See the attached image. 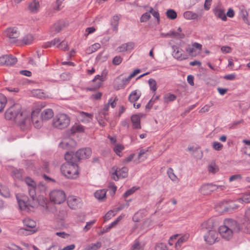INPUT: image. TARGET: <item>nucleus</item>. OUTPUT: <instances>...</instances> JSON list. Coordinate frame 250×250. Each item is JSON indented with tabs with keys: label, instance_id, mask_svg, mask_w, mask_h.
I'll list each match as a JSON object with an SVG mask.
<instances>
[{
	"label": "nucleus",
	"instance_id": "f257e3e1",
	"mask_svg": "<svg viewBox=\"0 0 250 250\" xmlns=\"http://www.w3.org/2000/svg\"><path fill=\"white\" fill-rule=\"evenodd\" d=\"M28 188L31 199L24 194H20L16 196L20 209L30 211H32V208H36L38 205L42 207L46 205V200L43 198V196L37 197L36 190L37 188L36 186L31 187Z\"/></svg>",
	"mask_w": 250,
	"mask_h": 250
},
{
	"label": "nucleus",
	"instance_id": "f03ea898",
	"mask_svg": "<svg viewBox=\"0 0 250 250\" xmlns=\"http://www.w3.org/2000/svg\"><path fill=\"white\" fill-rule=\"evenodd\" d=\"M240 230V228L236 221L232 219H226L224 221V225L219 228L218 232L224 239L229 240L234 231Z\"/></svg>",
	"mask_w": 250,
	"mask_h": 250
},
{
	"label": "nucleus",
	"instance_id": "7ed1b4c3",
	"mask_svg": "<svg viewBox=\"0 0 250 250\" xmlns=\"http://www.w3.org/2000/svg\"><path fill=\"white\" fill-rule=\"evenodd\" d=\"M201 229L204 231H207L204 235V239L207 244L212 245L217 241L218 233L214 228L211 220L203 222L201 225Z\"/></svg>",
	"mask_w": 250,
	"mask_h": 250
},
{
	"label": "nucleus",
	"instance_id": "20e7f679",
	"mask_svg": "<svg viewBox=\"0 0 250 250\" xmlns=\"http://www.w3.org/2000/svg\"><path fill=\"white\" fill-rule=\"evenodd\" d=\"M174 49L172 52L173 57L179 60L182 61L188 58V53L190 56H196L200 51H203V48H186V51H185L182 48H173Z\"/></svg>",
	"mask_w": 250,
	"mask_h": 250
},
{
	"label": "nucleus",
	"instance_id": "39448f33",
	"mask_svg": "<svg viewBox=\"0 0 250 250\" xmlns=\"http://www.w3.org/2000/svg\"><path fill=\"white\" fill-rule=\"evenodd\" d=\"M61 170L67 178L75 179L78 176V167L76 163H65L61 166Z\"/></svg>",
	"mask_w": 250,
	"mask_h": 250
},
{
	"label": "nucleus",
	"instance_id": "423d86ee",
	"mask_svg": "<svg viewBox=\"0 0 250 250\" xmlns=\"http://www.w3.org/2000/svg\"><path fill=\"white\" fill-rule=\"evenodd\" d=\"M70 118L65 114H57L53 120V125L59 129L66 128L70 124Z\"/></svg>",
	"mask_w": 250,
	"mask_h": 250
},
{
	"label": "nucleus",
	"instance_id": "0eeeda50",
	"mask_svg": "<svg viewBox=\"0 0 250 250\" xmlns=\"http://www.w3.org/2000/svg\"><path fill=\"white\" fill-rule=\"evenodd\" d=\"M3 35L12 44L17 45L20 39V32L17 27H10L4 31Z\"/></svg>",
	"mask_w": 250,
	"mask_h": 250
},
{
	"label": "nucleus",
	"instance_id": "6e6552de",
	"mask_svg": "<svg viewBox=\"0 0 250 250\" xmlns=\"http://www.w3.org/2000/svg\"><path fill=\"white\" fill-rule=\"evenodd\" d=\"M22 116L21 107L18 104L10 107L5 112V117L7 120H13L19 118Z\"/></svg>",
	"mask_w": 250,
	"mask_h": 250
},
{
	"label": "nucleus",
	"instance_id": "1a4fd4ad",
	"mask_svg": "<svg viewBox=\"0 0 250 250\" xmlns=\"http://www.w3.org/2000/svg\"><path fill=\"white\" fill-rule=\"evenodd\" d=\"M50 199L55 204H60L65 200V194L61 190H54L50 193Z\"/></svg>",
	"mask_w": 250,
	"mask_h": 250
},
{
	"label": "nucleus",
	"instance_id": "9d476101",
	"mask_svg": "<svg viewBox=\"0 0 250 250\" xmlns=\"http://www.w3.org/2000/svg\"><path fill=\"white\" fill-rule=\"evenodd\" d=\"M218 188L222 190L223 189V186H217L213 184H206L201 186L200 188V191L203 195H208L210 194L212 192L216 190Z\"/></svg>",
	"mask_w": 250,
	"mask_h": 250
},
{
	"label": "nucleus",
	"instance_id": "9b49d317",
	"mask_svg": "<svg viewBox=\"0 0 250 250\" xmlns=\"http://www.w3.org/2000/svg\"><path fill=\"white\" fill-rule=\"evenodd\" d=\"M128 168L124 167L121 168H117L115 171L112 173L111 178L115 181H117L119 178H124L128 175Z\"/></svg>",
	"mask_w": 250,
	"mask_h": 250
},
{
	"label": "nucleus",
	"instance_id": "f8f14e48",
	"mask_svg": "<svg viewBox=\"0 0 250 250\" xmlns=\"http://www.w3.org/2000/svg\"><path fill=\"white\" fill-rule=\"evenodd\" d=\"M67 204L70 208L76 209L81 207L82 200L81 198L75 196H70L67 199Z\"/></svg>",
	"mask_w": 250,
	"mask_h": 250
},
{
	"label": "nucleus",
	"instance_id": "ddd939ff",
	"mask_svg": "<svg viewBox=\"0 0 250 250\" xmlns=\"http://www.w3.org/2000/svg\"><path fill=\"white\" fill-rule=\"evenodd\" d=\"M92 154V150L89 147L80 149L78 150L75 154V156L78 159H87L89 158Z\"/></svg>",
	"mask_w": 250,
	"mask_h": 250
},
{
	"label": "nucleus",
	"instance_id": "4468645a",
	"mask_svg": "<svg viewBox=\"0 0 250 250\" xmlns=\"http://www.w3.org/2000/svg\"><path fill=\"white\" fill-rule=\"evenodd\" d=\"M34 38L33 35L27 34L25 35L21 39H20L17 45H30L34 42Z\"/></svg>",
	"mask_w": 250,
	"mask_h": 250
},
{
	"label": "nucleus",
	"instance_id": "2eb2a0df",
	"mask_svg": "<svg viewBox=\"0 0 250 250\" xmlns=\"http://www.w3.org/2000/svg\"><path fill=\"white\" fill-rule=\"evenodd\" d=\"M60 147L67 150H70L76 146V142L71 139H64L60 143Z\"/></svg>",
	"mask_w": 250,
	"mask_h": 250
},
{
	"label": "nucleus",
	"instance_id": "dca6fc26",
	"mask_svg": "<svg viewBox=\"0 0 250 250\" xmlns=\"http://www.w3.org/2000/svg\"><path fill=\"white\" fill-rule=\"evenodd\" d=\"M212 12L215 16L217 18L226 21L227 19V16L225 13V9L220 5H217L212 9Z\"/></svg>",
	"mask_w": 250,
	"mask_h": 250
},
{
	"label": "nucleus",
	"instance_id": "f3484780",
	"mask_svg": "<svg viewBox=\"0 0 250 250\" xmlns=\"http://www.w3.org/2000/svg\"><path fill=\"white\" fill-rule=\"evenodd\" d=\"M166 36L175 39H183L185 37L181 27H179L176 30L170 31Z\"/></svg>",
	"mask_w": 250,
	"mask_h": 250
},
{
	"label": "nucleus",
	"instance_id": "a211bd4d",
	"mask_svg": "<svg viewBox=\"0 0 250 250\" xmlns=\"http://www.w3.org/2000/svg\"><path fill=\"white\" fill-rule=\"evenodd\" d=\"M67 47V42L64 40L61 41L60 39L56 38L51 42H47L43 47Z\"/></svg>",
	"mask_w": 250,
	"mask_h": 250
},
{
	"label": "nucleus",
	"instance_id": "6ab92c4d",
	"mask_svg": "<svg viewBox=\"0 0 250 250\" xmlns=\"http://www.w3.org/2000/svg\"><path fill=\"white\" fill-rule=\"evenodd\" d=\"M79 118L82 123L87 124L92 120L93 115L90 113L81 111L79 113Z\"/></svg>",
	"mask_w": 250,
	"mask_h": 250
},
{
	"label": "nucleus",
	"instance_id": "aec40b11",
	"mask_svg": "<svg viewBox=\"0 0 250 250\" xmlns=\"http://www.w3.org/2000/svg\"><path fill=\"white\" fill-rule=\"evenodd\" d=\"M131 121L134 129L141 128L140 124L141 117L139 115L137 114L133 115L131 117Z\"/></svg>",
	"mask_w": 250,
	"mask_h": 250
},
{
	"label": "nucleus",
	"instance_id": "412c9836",
	"mask_svg": "<svg viewBox=\"0 0 250 250\" xmlns=\"http://www.w3.org/2000/svg\"><path fill=\"white\" fill-rule=\"evenodd\" d=\"M40 2L37 0H34L31 2L28 6L29 10L31 12L36 13L38 12L40 9Z\"/></svg>",
	"mask_w": 250,
	"mask_h": 250
},
{
	"label": "nucleus",
	"instance_id": "4be33fe9",
	"mask_svg": "<svg viewBox=\"0 0 250 250\" xmlns=\"http://www.w3.org/2000/svg\"><path fill=\"white\" fill-rule=\"evenodd\" d=\"M189 237V234L186 233L181 236L175 244V248L177 250H180L181 246L183 243L186 242Z\"/></svg>",
	"mask_w": 250,
	"mask_h": 250
},
{
	"label": "nucleus",
	"instance_id": "5701e85b",
	"mask_svg": "<svg viewBox=\"0 0 250 250\" xmlns=\"http://www.w3.org/2000/svg\"><path fill=\"white\" fill-rule=\"evenodd\" d=\"M54 115V112L51 109H44L41 113V118L43 120H48L51 119Z\"/></svg>",
	"mask_w": 250,
	"mask_h": 250
},
{
	"label": "nucleus",
	"instance_id": "b1692460",
	"mask_svg": "<svg viewBox=\"0 0 250 250\" xmlns=\"http://www.w3.org/2000/svg\"><path fill=\"white\" fill-rule=\"evenodd\" d=\"M141 93L137 90L133 91L128 96V100L131 103H134L140 97Z\"/></svg>",
	"mask_w": 250,
	"mask_h": 250
},
{
	"label": "nucleus",
	"instance_id": "393cba45",
	"mask_svg": "<svg viewBox=\"0 0 250 250\" xmlns=\"http://www.w3.org/2000/svg\"><path fill=\"white\" fill-rule=\"evenodd\" d=\"M85 127L79 124H75L71 128L72 133L83 132Z\"/></svg>",
	"mask_w": 250,
	"mask_h": 250
},
{
	"label": "nucleus",
	"instance_id": "a878e982",
	"mask_svg": "<svg viewBox=\"0 0 250 250\" xmlns=\"http://www.w3.org/2000/svg\"><path fill=\"white\" fill-rule=\"evenodd\" d=\"M183 16L185 19L188 20H196L198 18L197 14L190 11H187L184 13Z\"/></svg>",
	"mask_w": 250,
	"mask_h": 250
},
{
	"label": "nucleus",
	"instance_id": "bb28decb",
	"mask_svg": "<svg viewBox=\"0 0 250 250\" xmlns=\"http://www.w3.org/2000/svg\"><path fill=\"white\" fill-rule=\"evenodd\" d=\"M235 202H237L242 205H245L250 203V194H245L241 197L237 199Z\"/></svg>",
	"mask_w": 250,
	"mask_h": 250
},
{
	"label": "nucleus",
	"instance_id": "cd10ccee",
	"mask_svg": "<svg viewBox=\"0 0 250 250\" xmlns=\"http://www.w3.org/2000/svg\"><path fill=\"white\" fill-rule=\"evenodd\" d=\"M106 190L105 189L97 190L94 193V196L99 200L103 199L105 197Z\"/></svg>",
	"mask_w": 250,
	"mask_h": 250
},
{
	"label": "nucleus",
	"instance_id": "c85d7f7f",
	"mask_svg": "<svg viewBox=\"0 0 250 250\" xmlns=\"http://www.w3.org/2000/svg\"><path fill=\"white\" fill-rule=\"evenodd\" d=\"M176 99L175 95L169 93H167L164 96V102L165 103H168L169 102L175 101Z\"/></svg>",
	"mask_w": 250,
	"mask_h": 250
},
{
	"label": "nucleus",
	"instance_id": "c756f323",
	"mask_svg": "<svg viewBox=\"0 0 250 250\" xmlns=\"http://www.w3.org/2000/svg\"><path fill=\"white\" fill-rule=\"evenodd\" d=\"M62 24L60 22L55 23L50 29V31L52 34H56L59 32L62 29Z\"/></svg>",
	"mask_w": 250,
	"mask_h": 250
},
{
	"label": "nucleus",
	"instance_id": "7c9ffc66",
	"mask_svg": "<svg viewBox=\"0 0 250 250\" xmlns=\"http://www.w3.org/2000/svg\"><path fill=\"white\" fill-rule=\"evenodd\" d=\"M0 194L4 197H9L10 193L8 188L0 184Z\"/></svg>",
	"mask_w": 250,
	"mask_h": 250
},
{
	"label": "nucleus",
	"instance_id": "2f4dec72",
	"mask_svg": "<svg viewBox=\"0 0 250 250\" xmlns=\"http://www.w3.org/2000/svg\"><path fill=\"white\" fill-rule=\"evenodd\" d=\"M23 224L25 227L29 228H34L36 227V223L32 219L29 218L25 219L23 220Z\"/></svg>",
	"mask_w": 250,
	"mask_h": 250
},
{
	"label": "nucleus",
	"instance_id": "473e14b6",
	"mask_svg": "<svg viewBox=\"0 0 250 250\" xmlns=\"http://www.w3.org/2000/svg\"><path fill=\"white\" fill-rule=\"evenodd\" d=\"M125 146L122 144H115L113 147L115 153L119 156L121 157V152L124 150Z\"/></svg>",
	"mask_w": 250,
	"mask_h": 250
},
{
	"label": "nucleus",
	"instance_id": "72a5a7b5",
	"mask_svg": "<svg viewBox=\"0 0 250 250\" xmlns=\"http://www.w3.org/2000/svg\"><path fill=\"white\" fill-rule=\"evenodd\" d=\"M13 178L15 180H21L22 179V172L21 169H15L12 173Z\"/></svg>",
	"mask_w": 250,
	"mask_h": 250
},
{
	"label": "nucleus",
	"instance_id": "f704fd0d",
	"mask_svg": "<svg viewBox=\"0 0 250 250\" xmlns=\"http://www.w3.org/2000/svg\"><path fill=\"white\" fill-rule=\"evenodd\" d=\"M6 65H11L15 64L17 60V58L12 55H6Z\"/></svg>",
	"mask_w": 250,
	"mask_h": 250
},
{
	"label": "nucleus",
	"instance_id": "c9c22d12",
	"mask_svg": "<svg viewBox=\"0 0 250 250\" xmlns=\"http://www.w3.org/2000/svg\"><path fill=\"white\" fill-rule=\"evenodd\" d=\"M167 17L170 20H175L177 16V13L173 9H168L166 12Z\"/></svg>",
	"mask_w": 250,
	"mask_h": 250
},
{
	"label": "nucleus",
	"instance_id": "e433bc0d",
	"mask_svg": "<svg viewBox=\"0 0 250 250\" xmlns=\"http://www.w3.org/2000/svg\"><path fill=\"white\" fill-rule=\"evenodd\" d=\"M150 90L155 93L157 89V83L156 81L153 79H150L148 81Z\"/></svg>",
	"mask_w": 250,
	"mask_h": 250
},
{
	"label": "nucleus",
	"instance_id": "4c0bfd02",
	"mask_svg": "<svg viewBox=\"0 0 250 250\" xmlns=\"http://www.w3.org/2000/svg\"><path fill=\"white\" fill-rule=\"evenodd\" d=\"M64 158L66 161V163H75L73 160V153L72 152H66L64 155Z\"/></svg>",
	"mask_w": 250,
	"mask_h": 250
},
{
	"label": "nucleus",
	"instance_id": "58836bf2",
	"mask_svg": "<svg viewBox=\"0 0 250 250\" xmlns=\"http://www.w3.org/2000/svg\"><path fill=\"white\" fill-rule=\"evenodd\" d=\"M6 103V97L3 94L0 93V112L3 109Z\"/></svg>",
	"mask_w": 250,
	"mask_h": 250
},
{
	"label": "nucleus",
	"instance_id": "ea45409f",
	"mask_svg": "<svg viewBox=\"0 0 250 250\" xmlns=\"http://www.w3.org/2000/svg\"><path fill=\"white\" fill-rule=\"evenodd\" d=\"M101 247V243L97 242L96 243L91 244L85 248V250H97Z\"/></svg>",
	"mask_w": 250,
	"mask_h": 250
},
{
	"label": "nucleus",
	"instance_id": "a19ab883",
	"mask_svg": "<svg viewBox=\"0 0 250 250\" xmlns=\"http://www.w3.org/2000/svg\"><path fill=\"white\" fill-rule=\"evenodd\" d=\"M244 222L243 223L242 225V229L245 228L246 229L247 233H250V220L248 219L245 218V215L244 216Z\"/></svg>",
	"mask_w": 250,
	"mask_h": 250
},
{
	"label": "nucleus",
	"instance_id": "79ce46f5",
	"mask_svg": "<svg viewBox=\"0 0 250 250\" xmlns=\"http://www.w3.org/2000/svg\"><path fill=\"white\" fill-rule=\"evenodd\" d=\"M131 250H144V247L138 240H136L132 245Z\"/></svg>",
	"mask_w": 250,
	"mask_h": 250
},
{
	"label": "nucleus",
	"instance_id": "37998d69",
	"mask_svg": "<svg viewBox=\"0 0 250 250\" xmlns=\"http://www.w3.org/2000/svg\"><path fill=\"white\" fill-rule=\"evenodd\" d=\"M132 78V77H130V75L127 78H123L122 80H121L122 83L120 84V85L117 86L116 88L117 89H119L123 87Z\"/></svg>",
	"mask_w": 250,
	"mask_h": 250
},
{
	"label": "nucleus",
	"instance_id": "c03bdc74",
	"mask_svg": "<svg viewBox=\"0 0 250 250\" xmlns=\"http://www.w3.org/2000/svg\"><path fill=\"white\" fill-rule=\"evenodd\" d=\"M167 173L169 178L172 181H176L177 180V177L175 175V174L174 173L173 170L172 168L169 167L167 169Z\"/></svg>",
	"mask_w": 250,
	"mask_h": 250
},
{
	"label": "nucleus",
	"instance_id": "a18cd8bd",
	"mask_svg": "<svg viewBox=\"0 0 250 250\" xmlns=\"http://www.w3.org/2000/svg\"><path fill=\"white\" fill-rule=\"evenodd\" d=\"M34 95L40 99L45 97V94L41 89H36L34 92Z\"/></svg>",
	"mask_w": 250,
	"mask_h": 250
},
{
	"label": "nucleus",
	"instance_id": "49530a36",
	"mask_svg": "<svg viewBox=\"0 0 250 250\" xmlns=\"http://www.w3.org/2000/svg\"><path fill=\"white\" fill-rule=\"evenodd\" d=\"M104 118L105 117H104V116H102L100 114L96 117V119L97 120L99 124L102 126H104L106 125Z\"/></svg>",
	"mask_w": 250,
	"mask_h": 250
},
{
	"label": "nucleus",
	"instance_id": "de8ad7c7",
	"mask_svg": "<svg viewBox=\"0 0 250 250\" xmlns=\"http://www.w3.org/2000/svg\"><path fill=\"white\" fill-rule=\"evenodd\" d=\"M118 101V99L117 97L110 98L108 101L107 104L109 106L110 105L112 108H114L116 105V102Z\"/></svg>",
	"mask_w": 250,
	"mask_h": 250
},
{
	"label": "nucleus",
	"instance_id": "09e8293b",
	"mask_svg": "<svg viewBox=\"0 0 250 250\" xmlns=\"http://www.w3.org/2000/svg\"><path fill=\"white\" fill-rule=\"evenodd\" d=\"M96 81H97L96 86L99 87L102 84V82L103 81L102 76L99 75H96L93 79V82H94Z\"/></svg>",
	"mask_w": 250,
	"mask_h": 250
},
{
	"label": "nucleus",
	"instance_id": "8fccbe9b",
	"mask_svg": "<svg viewBox=\"0 0 250 250\" xmlns=\"http://www.w3.org/2000/svg\"><path fill=\"white\" fill-rule=\"evenodd\" d=\"M151 16L149 13L146 12L143 14L140 18V21L141 22H144L147 21L150 18Z\"/></svg>",
	"mask_w": 250,
	"mask_h": 250
},
{
	"label": "nucleus",
	"instance_id": "3c124183",
	"mask_svg": "<svg viewBox=\"0 0 250 250\" xmlns=\"http://www.w3.org/2000/svg\"><path fill=\"white\" fill-rule=\"evenodd\" d=\"M25 182L28 186V188L36 186V183L31 178L27 177L25 179Z\"/></svg>",
	"mask_w": 250,
	"mask_h": 250
},
{
	"label": "nucleus",
	"instance_id": "603ef678",
	"mask_svg": "<svg viewBox=\"0 0 250 250\" xmlns=\"http://www.w3.org/2000/svg\"><path fill=\"white\" fill-rule=\"evenodd\" d=\"M137 189V188L135 187H133L130 189H128L125 191V192L124 194V196L125 198H126L127 197L129 196V195L133 194L136 190Z\"/></svg>",
	"mask_w": 250,
	"mask_h": 250
},
{
	"label": "nucleus",
	"instance_id": "864d4df0",
	"mask_svg": "<svg viewBox=\"0 0 250 250\" xmlns=\"http://www.w3.org/2000/svg\"><path fill=\"white\" fill-rule=\"evenodd\" d=\"M116 214V211L113 210H110L106 213L104 215V220H107L110 219L112 217H113Z\"/></svg>",
	"mask_w": 250,
	"mask_h": 250
},
{
	"label": "nucleus",
	"instance_id": "5fc2aeb1",
	"mask_svg": "<svg viewBox=\"0 0 250 250\" xmlns=\"http://www.w3.org/2000/svg\"><path fill=\"white\" fill-rule=\"evenodd\" d=\"M212 146L215 150L219 151L222 149L223 145L218 142H214L212 144Z\"/></svg>",
	"mask_w": 250,
	"mask_h": 250
},
{
	"label": "nucleus",
	"instance_id": "6e6d98bb",
	"mask_svg": "<svg viewBox=\"0 0 250 250\" xmlns=\"http://www.w3.org/2000/svg\"><path fill=\"white\" fill-rule=\"evenodd\" d=\"M96 221L93 220L92 221L86 222V225L83 228V230L85 232L87 231L90 229L93 225L95 223Z\"/></svg>",
	"mask_w": 250,
	"mask_h": 250
},
{
	"label": "nucleus",
	"instance_id": "4d7b16f0",
	"mask_svg": "<svg viewBox=\"0 0 250 250\" xmlns=\"http://www.w3.org/2000/svg\"><path fill=\"white\" fill-rule=\"evenodd\" d=\"M155 250H167V248L165 244L161 243L156 245Z\"/></svg>",
	"mask_w": 250,
	"mask_h": 250
},
{
	"label": "nucleus",
	"instance_id": "13d9d810",
	"mask_svg": "<svg viewBox=\"0 0 250 250\" xmlns=\"http://www.w3.org/2000/svg\"><path fill=\"white\" fill-rule=\"evenodd\" d=\"M213 105V104L211 102L210 104H206L203 107H202L199 112L205 113L209 111L210 107Z\"/></svg>",
	"mask_w": 250,
	"mask_h": 250
},
{
	"label": "nucleus",
	"instance_id": "bf43d9fd",
	"mask_svg": "<svg viewBox=\"0 0 250 250\" xmlns=\"http://www.w3.org/2000/svg\"><path fill=\"white\" fill-rule=\"evenodd\" d=\"M122 62V58L119 56H115L114 59H113V63L114 65H119Z\"/></svg>",
	"mask_w": 250,
	"mask_h": 250
},
{
	"label": "nucleus",
	"instance_id": "052dcab7",
	"mask_svg": "<svg viewBox=\"0 0 250 250\" xmlns=\"http://www.w3.org/2000/svg\"><path fill=\"white\" fill-rule=\"evenodd\" d=\"M108 188L111 190L113 191V193H111V195L112 196L114 195L117 190V187L115 185L114 183L110 182L109 184Z\"/></svg>",
	"mask_w": 250,
	"mask_h": 250
},
{
	"label": "nucleus",
	"instance_id": "680f3d73",
	"mask_svg": "<svg viewBox=\"0 0 250 250\" xmlns=\"http://www.w3.org/2000/svg\"><path fill=\"white\" fill-rule=\"evenodd\" d=\"M142 214V211H139L136 213L134 216H133L132 219L134 222H139L140 221V219L139 218L140 216H141Z\"/></svg>",
	"mask_w": 250,
	"mask_h": 250
},
{
	"label": "nucleus",
	"instance_id": "e2e57ef3",
	"mask_svg": "<svg viewBox=\"0 0 250 250\" xmlns=\"http://www.w3.org/2000/svg\"><path fill=\"white\" fill-rule=\"evenodd\" d=\"M212 1V0H205L204 7L206 10H208L210 9Z\"/></svg>",
	"mask_w": 250,
	"mask_h": 250
},
{
	"label": "nucleus",
	"instance_id": "0e129e2a",
	"mask_svg": "<svg viewBox=\"0 0 250 250\" xmlns=\"http://www.w3.org/2000/svg\"><path fill=\"white\" fill-rule=\"evenodd\" d=\"M34 113L33 112L31 114V119H32V123L34 124L35 127L40 128V125H36V124H39L41 122H39V121L36 120L34 116Z\"/></svg>",
	"mask_w": 250,
	"mask_h": 250
},
{
	"label": "nucleus",
	"instance_id": "69168bd1",
	"mask_svg": "<svg viewBox=\"0 0 250 250\" xmlns=\"http://www.w3.org/2000/svg\"><path fill=\"white\" fill-rule=\"evenodd\" d=\"M241 178L242 177L240 174H235L230 176L229 178V180L230 182H232L237 180H241Z\"/></svg>",
	"mask_w": 250,
	"mask_h": 250
},
{
	"label": "nucleus",
	"instance_id": "338daca9",
	"mask_svg": "<svg viewBox=\"0 0 250 250\" xmlns=\"http://www.w3.org/2000/svg\"><path fill=\"white\" fill-rule=\"evenodd\" d=\"M208 170L209 172L214 173L217 171V168L215 165H210L208 167Z\"/></svg>",
	"mask_w": 250,
	"mask_h": 250
},
{
	"label": "nucleus",
	"instance_id": "774afa93",
	"mask_svg": "<svg viewBox=\"0 0 250 250\" xmlns=\"http://www.w3.org/2000/svg\"><path fill=\"white\" fill-rule=\"evenodd\" d=\"M49 163L47 162H44L42 167V171L43 172H49Z\"/></svg>",
	"mask_w": 250,
	"mask_h": 250
}]
</instances>
